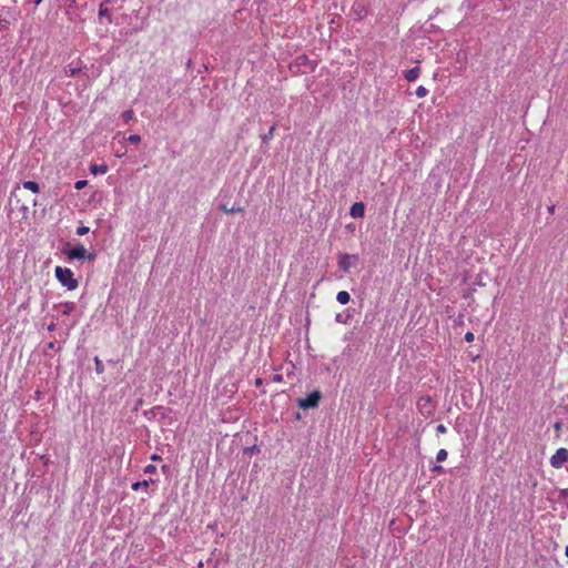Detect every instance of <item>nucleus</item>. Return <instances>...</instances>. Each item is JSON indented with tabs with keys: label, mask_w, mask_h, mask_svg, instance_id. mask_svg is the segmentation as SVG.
<instances>
[{
	"label": "nucleus",
	"mask_w": 568,
	"mask_h": 568,
	"mask_svg": "<svg viewBox=\"0 0 568 568\" xmlns=\"http://www.w3.org/2000/svg\"><path fill=\"white\" fill-rule=\"evenodd\" d=\"M349 215L354 219H361L365 215V204L363 202H355L349 210Z\"/></svg>",
	"instance_id": "obj_8"
},
{
	"label": "nucleus",
	"mask_w": 568,
	"mask_h": 568,
	"mask_svg": "<svg viewBox=\"0 0 568 568\" xmlns=\"http://www.w3.org/2000/svg\"><path fill=\"white\" fill-rule=\"evenodd\" d=\"M272 381H273V382H275V383H281V382H283V375H281V374H274V375L272 376Z\"/></svg>",
	"instance_id": "obj_31"
},
{
	"label": "nucleus",
	"mask_w": 568,
	"mask_h": 568,
	"mask_svg": "<svg viewBox=\"0 0 568 568\" xmlns=\"http://www.w3.org/2000/svg\"><path fill=\"white\" fill-rule=\"evenodd\" d=\"M568 462V449L567 448H558L556 453L550 457V465L554 468H560L565 463Z\"/></svg>",
	"instance_id": "obj_6"
},
{
	"label": "nucleus",
	"mask_w": 568,
	"mask_h": 568,
	"mask_svg": "<svg viewBox=\"0 0 568 568\" xmlns=\"http://www.w3.org/2000/svg\"><path fill=\"white\" fill-rule=\"evenodd\" d=\"M150 483H154V480L152 478H150V479H144L142 481H135L132 484V489L134 491H138L140 489H146L149 487Z\"/></svg>",
	"instance_id": "obj_12"
},
{
	"label": "nucleus",
	"mask_w": 568,
	"mask_h": 568,
	"mask_svg": "<svg viewBox=\"0 0 568 568\" xmlns=\"http://www.w3.org/2000/svg\"><path fill=\"white\" fill-rule=\"evenodd\" d=\"M219 207L226 214L241 213L244 211V209L241 206L229 207L226 204H221Z\"/></svg>",
	"instance_id": "obj_14"
},
{
	"label": "nucleus",
	"mask_w": 568,
	"mask_h": 568,
	"mask_svg": "<svg viewBox=\"0 0 568 568\" xmlns=\"http://www.w3.org/2000/svg\"><path fill=\"white\" fill-rule=\"evenodd\" d=\"M560 497H561V498H566V497H568V489H562V490L560 491Z\"/></svg>",
	"instance_id": "obj_35"
},
{
	"label": "nucleus",
	"mask_w": 568,
	"mask_h": 568,
	"mask_svg": "<svg viewBox=\"0 0 568 568\" xmlns=\"http://www.w3.org/2000/svg\"><path fill=\"white\" fill-rule=\"evenodd\" d=\"M89 231H90V229L88 226L81 225L77 229V234L80 236H83V235L88 234Z\"/></svg>",
	"instance_id": "obj_26"
},
{
	"label": "nucleus",
	"mask_w": 568,
	"mask_h": 568,
	"mask_svg": "<svg viewBox=\"0 0 568 568\" xmlns=\"http://www.w3.org/2000/svg\"><path fill=\"white\" fill-rule=\"evenodd\" d=\"M63 315H69L71 312H73L75 310V303L73 302H65L63 304Z\"/></svg>",
	"instance_id": "obj_20"
},
{
	"label": "nucleus",
	"mask_w": 568,
	"mask_h": 568,
	"mask_svg": "<svg viewBox=\"0 0 568 568\" xmlns=\"http://www.w3.org/2000/svg\"><path fill=\"white\" fill-rule=\"evenodd\" d=\"M151 459H152V460H160V459H161V457H160L159 455H156V454H153V455L151 456Z\"/></svg>",
	"instance_id": "obj_38"
},
{
	"label": "nucleus",
	"mask_w": 568,
	"mask_h": 568,
	"mask_svg": "<svg viewBox=\"0 0 568 568\" xmlns=\"http://www.w3.org/2000/svg\"><path fill=\"white\" fill-rule=\"evenodd\" d=\"M94 364L97 374H102L104 372V365L98 356L94 357Z\"/></svg>",
	"instance_id": "obj_22"
},
{
	"label": "nucleus",
	"mask_w": 568,
	"mask_h": 568,
	"mask_svg": "<svg viewBox=\"0 0 568 568\" xmlns=\"http://www.w3.org/2000/svg\"><path fill=\"white\" fill-rule=\"evenodd\" d=\"M168 469H169V466H168V465H163V466H162V470H163V471H166Z\"/></svg>",
	"instance_id": "obj_41"
},
{
	"label": "nucleus",
	"mask_w": 568,
	"mask_h": 568,
	"mask_svg": "<svg viewBox=\"0 0 568 568\" xmlns=\"http://www.w3.org/2000/svg\"><path fill=\"white\" fill-rule=\"evenodd\" d=\"M90 171L92 174L97 175V174H104L108 172V165L106 164H93L90 166Z\"/></svg>",
	"instance_id": "obj_13"
},
{
	"label": "nucleus",
	"mask_w": 568,
	"mask_h": 568,
	"mask_svg": "<svg viewBox=\"0 0 568 568\" xmlns=\"http://www.w3.org/2000/svg\"><path fill=\"white\" fill-rule=\"evenodd\" d=\"M357 262H358L357 254L342 253L338 256V267L344 273H348L349 270L357 264Z\"/></svg>",
	"instance_id": "obj_4"
},
{
	"label": "nucleus",
	"mask_w": 568,
	"mask_h": 568,
	"mask_svg": "<svg viewBox=\"0 0 568 568\" xmlns=\"http://www.w3.org/2000/svg\"><path fill=\"white\" fill-rule=\"evenodd\" d=\"M42 2V0H34V4L38 6Z\"/></svg>",
	"instance_id": "obj_42"
},
{
	"label": "nucleus",
	"mask_w": 568,
	"mask_h": 568,
	"mask_svg": "<svg viewBox=\"0 0 568 568\" xmlns=\"http://www.w3.org/2000/svg\"><path fill=\"white\" fill-rule=\"evenodd\" d=\"M555 429L556 430H560L561 428V423L560 422H557L555 425H554Z\"/></svg>",
	"instance_id": "obj_37"
},
{
	"label": "nucleus",
	"mask_w": 568,
	"mask_h": 568,
	"mask_svg": "<svg viewBox=\"0 0 568 568\" xmlns=\"http://www.w3.org/2000/svg\"><path fill=\"white\" fill-rule=\"evenodd\" d=\"M353 10L356 16V20H362L367 16V10L363 6H358L357 8L353 7Z\"/></svg>",
	"instance_id": "obj_17"
},
{
	"label": "nucleus",
	"mask_w": 568,
	"mask_h": 568,
	"mask_svg": "<svg viewBox=\"0 0 568 568\" xmlns=\"http://www.w3.org/2000/svg\"><path fill=\"white\" fill-rule=\"evenodd\" d=\"M122 120L125 124H128L130 121L134 119V112L133 110H126L122 113Z\"/></svg>",
	"instance_id": "obj_19"
},
{
	"label": "nucleus",
	"mask_w": 568,
	"mask_h": 568,
	"mask_svg": "<svg viewBox=\"0 0 568 568\" xmlns=\"http://www.w3.org/2000/svg\"><path fill=\"white\" fill-rule=\"evenodd\" d=\"M322 399V393L320 390H313L307 394L306 397L297 398V405L302 409L316 408Z\"/></svg>",
	"instance_id": "obj_3"
},
{
	"label": "nucleus",
	"mask_w": 568,
	"mask_h": 568,
	"mask_svg": "<svg viewBox=\"0 0 568 568\" xmlns=\"http://www.w3.org/2000/svg\"><path fill=\"white\" fill-rule=\"evenodd\" d=\"M417 408L425 417L432 416L435 410L433 398L429 395L420 396L417 400Z\"/></svg>",
	"instance_id": "obj_5"
},
{
	"label": "nucleus",
	"mask_w": 568,
	"mask_h": 568,
	"mask_svg": "<svg viewBox=\"0 0 568 568\" xmlns=\"http://www.w3.org/2000/svg\"><path fill=\"white\" fill-rule=\"evenodd\" d=\"M296 64L298 67H305L308 71L313 72L316 68V62L308 59L306 54H301L296 58Z\"/></svg>",
	"instance_id": "obj_7"
},
{
	"label": "nucleus",
	"mask_w": 568,
	"mask_h": 568,
	"mask_svg": "<svg viewBox=\"0 0 568 568\" xmlns=\"http://www.w3.org/2000/svg\"><path fill=\"white\" fill-rule=\"evenodd\" d=\"M419 74H420V69L418 67H414L404 72V78L407 81L413 82L418 79Z\"/></svg>",
	"instance_id": "obj_9"
},
{
	"label": "nucleus",
	"mask_w": 568,
	"mask_h": 568,
	"mask_svg": "<svg viewBox=\"0 0 568 568\" xmlns=\"http://www.w3.org/2000/svg\"><path fill=\"white\" fill-rule=\"evenodd\" d=\"M295 418H296V419H300V418H301V414H300V413H296Z\"/></svg>",
	"instance_id": "obj_44"
},
{
	"label": "nucleus",
	"mask_w": 568,
	"mask_h": 568,
	"mask_svg": "<svg viewBox=\"0 0 568 568\" xmlns=\"http://www.w3.org/2000/svg\"><path fill=\"white\" fill-rule=\"evenodd\" d=\"M446 430H447V429H446V426H445V425H443V424H439V425L436 427V432H437L438 434H445V433H446Z\"/></svg>",
	"instance_id": "obj_32"
},
{
	"label": "nucleus",
	"mask_w": 568,
	"mask_h": 568,
	"mask_svg": "<svg viewBox=\"0 0 568 568\" xmlns=\"http://www.w3.org/2000/svg\"><path fill=\"white\" fill-rule=\"evenodd\" d=\"M53 347H54V343L53 342L48 343V348H53Z\"/></svg>",
	"instance_id": "obj_39"
},
{
	"label": "nucleus",
	"mask_w": 568,
	"mask_h": 568,
	"mask_svg": "<svg viewBox=\"0 0 568 568\" xmlns=\"http://www.w3.org/2000/svg\"><path fill=\"white\" fill-rule=\"evenodd\" d=\"M61 253L70 261H94L97 257L95 252H88L82 244L72 245L70 242L62 243Z\"/></svg>",
	"instance_id": "obj_1"
},
{
	"label": "nucleus",
	"mask_w": 568,
	"mask_h": 568,
	"mask_svg": "<svg viewBox=\"0 0 568 568\" xmlns=\"http://www.w3.org/2000/svg\"><path fill=\"white\" fill-rule=\"evenodd\" d=\"M144 473L145 474H154V473H156V466H154L152 464L145 466Z\"/></svg>",
	"instance_id": "obj_29"
},
{
	"label": "nucleus",
	"mask_w": 568,
	"mask_h": 568,
	"mask_svg": "<svg viewBox=\"0 0 568 568\" xmlns=\"http://www.w3.org/2000/svg\"><path fill=\"white\" fill-rule=\"evenodd\" d=\"M352 316H353V311L347 308L344 313H338L335 316V321L337 323L347 324L352 320Z\"/></svg>",
	"instance_id": "obj_10"
},
{
	"label": "nucleus",
	"mask_w": 568,
	"mask_h": 568,
	"mask_svg": "<svg viewBox=\"0 0 568 568\" xmlns=\"http://www.w3.org/2000/svg\"><path fill=\"white\" fill-rule=\"evenodd\" d=\"M87 185H88V181H87V180H79V181H77V182H75L74 187H75L77 190H82V189H84Z\"/></svg>",
	"instance_id": "obj_28"
},
{
	"label": "nucleus",
	"mask_w": 568,
	"mask_h": 568,
	"mask_svg": "<svg viewBox=\"0 0 568 568\" xmlns=\"http://www.w3.org/2000/svg\"><path fill=\"white\" fill-rule=\"evenodd\" d=\"M48 329H49V331H53V329H54V324L49 325V326H48Z\"/></svg>",
	"instance_id": "obj_40"
},
{
	"label": "nucleus",
	"mask_w": 568,
	"mask_h": 568,
	"mask_svg": "<svg viewBox=\"0 0 568 568\" xmlns=\"http://www.w3.org/2000/svg\"><path fill=\"white\" fill-rule=\"evenodd\" d=\"M565 555H566V557H568V545L566 546Z\"/></svg>",
	"instance_id": "obj_43"
},
{
	"label": "nucleus",
	"mask_w": 568,
	"mask_h": 568,
	"mask_svg": "<svg viewBox=\"0 0 568 568\" xmlns=\"http://www.w3.org/2000/svg\"><path fill=\"white\" fill-rule=\"evenodd\" d=\"M475 338V335L471 333V332H467L465 334V341L468 342V343H471Z\"/></svg>",
	"instance_id": "obj_30"
},
{
	"label": "nucleus",
	"mask_w": 568,
	"mask_h": 568,
	"mask_svg": "<svg viewBox=\"0 0 568 568\" xmlns=\"http://www.w3.org/2000/svg\"><path fill=\"white\" fill-rule=\"evenodd\" d=\"M256 453H260V448L257 445H253L251 447H245L243 449V455L247 456V457H251L253 454H256Z\"/></svg>",
	"instance_id": "obj_18"
},
{
	"label": "nucleus",
	"mask_w": 568,
	"mask_h": 568,
	"mask_svg": "<svg viewBox=\"0 0 568 568\" xmlns=\"http://www.w3.org/2000/svg\"><path fill=\"white\" fill-rule=\"evenodd\" d=\"M9 21L6 19H0V30H3L8 27Z\"/></svg>",
	"instance_id": "obj_33"
},
{
	"label": "nucleus",
	"mask_w": 568,
	"mask_h": 568,
	"mask_svg": "<svg viewBox=\"0 0 568 568\" xmlns=\"http://www.w3.org/2000/svg\"><path fill=\"white\" fill-rule=\"evenodd\" d=\"M99 16L102 18V17H106L110 19V16H109V9L108 7H105V2H102L100 4V8H99Z\"/></svg>",
	"instance_id": "obj_24"
},
{
	"label": "nucleus",
	"mask_w": 568,
	"mask_h": 568,
	"mask_svg": "<svg viewBox=\"0 0 568 568\" xmlns=\"http://www.w3.org/2000/svg\"><path fill=\"white\" fill-rule=\"evenodd\" d=\"M276 124L274 123L267 131V133H264L261 135L262 146L267 145L268 141L273 139L275 133Z\"/></svg>",
	"instance_id": "obj_11"
},
{
	"label": "nucleus",
	"mask_w": 568,
	"mask_h": 568,
	"mask_svg": "<svg viewBox=\"0 0 568 568\" xmlns=\"http://www.w3.org/2000/svg\"><path fill=\"white\" fill-rule=\"evenodd\" d=\"M432 470H433V471H443V470H444V468H443L440 465H436V466H434V467H433V469H432Z\"/></svg>",
	"instance_id": "obj_34"
},
{
	"label": "nucleus",
	"mask_w": 568,
	"mask_h": 568,
	"mask_svg": "<svg viewBox=\"0 0 568 568\" xmlns=\"http://www.w3.org/2000/svg\"><path fill=\"white\" fill-rule=\"evenodd\" d=\"M336 300L338 303L345 305L351 301V295L346 291H339L336 295Z\"/></svg>",
	"instance_id": "obj_15"
},
{
	"label": "nucleus",
	"mask_w": 568,
	"mask_h": 568,
	"mask_svg": "<svg viewBox=\"0 0 568 568\" xmlns=\"http://www.w3.org/2000/svg\"><path fill=\"white\" fill-rule=\"evenodd\" d=\"M54 274L61 285L67 287L69 291H73L79 286V282L74 278L73 272L70 268L57 266Z\"/></svg>",
	"instance_id": "obj_2"
},
{
	"label": "nucleus",
	"mask_w": 568,
	"mask_h": 568,
	"mask_svg": "<svg viewBox=\"0 0 568 568\" xmlns=\"http://www.w3.org/2000/svg\"><path fill=\"white\" fill-rule=\"evenodd\" d=\"M81 72V68L69 65L68 69H65V73L68 77H75Z\"/></svg>",
	"instance_id": "obj_21"
},
{
	"label": "nucleus",
	"mask_w": 568,
	"mask_h": 568,
	"mask_svg": "<svg viewBox=\"0 0 568 568\" xmlns=\"http://www.w3.org/2000/svg\"><path fill=\"white\" fill-rule=\"evenodd\" d=\"M427 93H428V90H427L425 87H423V85H419V87L416 89V95H417L418 98H424V97H426V95H427Z\"/></svg>",
	"instance_id": "obj_25"
},
{
	"label": "nucleus",
	"mask_w": 568,
	"mask_h": 568,
	"mask_svg": "<svg viewBox=\"0 0 568 568\" xmlns=\"http://www.w3.org/2000/svg\"><path fill=\"white\" fill-rule=\"evenodd\" d=\"M255 385L258 387V386H262L263 385V379L262 378H256L255 379Z\"/></svg>",
	"instance_id": "obj_36"
},
{
	"label": "nucleus",
	"mask_w": 568,
	"mask_h": 568,
	"mask_svg": "<svg viewBox=\"0 0 568 568\" xmlns=\"http://www.w3.org/2000/svg\"><path fill=\"white\" fill-rule=\"evenodd\" d=\"M447 456H448V454H447L446 449H439L436 455V462L442 463V462L446 460Z\"/></svg>",
	"instance_id": "obj_23"
},
{
	"label": "nucleus",
	"mask_w": 568,
	"mask_h": 568,
	"mask_svg": "<svg viewBox=\"0 0 568 568\" xmlns=\"http://www.w3.org/2000/svg\"><path fill=\"white\" fill-rule=\"evenodd\" d=\"M23 187L33 192L39 193L40 192V185L36 181H26L23 182Z\"/></svg>",
	"instance_id": "obj_16"
},
{
	"label": "nucleus",
	"mask_w": 568,
	"mask_h": 568,
	"mask_svg": "<svg viewBox=\"0 0 568 568\" xmlns=\"http://www.w3.org/2000/svg\"><path fill=\"white\" fill-rule=\"evenodd\" d=\"M126 140H128V142L135 144L141 141V136L139 134H131V135H129V138Z\"/></svg>",
	"instance_id": "obj_27"
},
{
	"label": "nucleus",
	"mask_w": 568,
	"mask_h": 568,
	"mask_svg": "<svg viewBox=\"0 0 568 568\" xmlns=\"http://www.w3.org/2000/svg\"><path fill=\"white\" fill-rule=\"evenodd\" d=\"M567 507H568V503H567Z\"/></svg>",
	"instance_id": "obj_45"
}]
</instances>
